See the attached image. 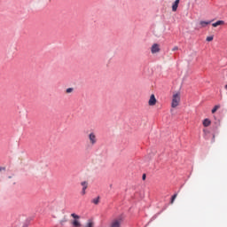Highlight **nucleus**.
<instances>
[{"instance_id":"nucleus-10","label":"nucleus","mask_w":227,"mask_h":227,"mask_svg":"<svg viewBox=\"0 0 227 227\" xmlns=\"http://www.w3.org/2000/svg\"><path fill=\"white\" fill-rule=\"evenodd\" d=\"M212 21H200V27H207V26H208V24H211Z\"/></svg>"},{"instance_id":"nucleus-6","label":"nucleus","mask_w":227,"mask_h":227,"mask_svg":"<svg viewBox=\"0 0 227 227\" xmlns=\"http://www.w3.org/2000/svg\"><path fill=\"white\" fill-rule=\"evenodd\" d=\"M81 185L82 187L81 194L82 196H84L86 194V190L88 189V182L83 181L81 183Z\"/></svg>"},{"instance_id":"nucleus-3","label":"nucleus","mask_w":227,"mask_h":227,"mask_svg":"<svg viewBox=\"0 0 227 227\" xmlns=\"http://www.w3.org/2000/svg\"><path fill=\"white\" fill-rule=\"evenodd\" d=\"M89 141L92 146L97 145V135L94 132L89 134Z\"/></svg>"},{"instance_id":"nucleus-8","label":"nucleus","mask_w":227,"mask_h":227,"mask_svg":"<svg viewBox=\"0 0 227 227\" xmlns=\"http://www.w3.org/2000/svg\"><path fill=\"white\" fill-rule=\"evenodd\" d=\"M178 4H180V0H176L172 4V12H176V10H178Z\"/></svg>"},{"instance_id":"nucleus-20","label":"nucleus","mask_w":227,"mask_h":227,"mask_svg":"<svg viewBox=\"0 0 227 227\" xmlns=\"http://www.w3.org/2000/svg\"><path fill=\"white\" fill-rule=\"evenodd\" d=\"M142 178H143V180H146V175L144 174Z\"/></svg>"},{"instance_id":"nucleus-11","label":"nucleus","mask_w":227,"mask_h":227,"mask_svg":"<svg viewBox=\"0 0 227 227\" xmlns=\"http://www.w3.org/2000/svg\"><path fill=\"white\" fill-rule=\"evenodd\" d=\"M211 123H212V121H210L208 119H205V120L203 121V125H204L205 127H210Z\"/></svg>"},{"instance_id":"nucleus-9","label":"nucleus","mask_w":227,"mask_h":227,"mask_svg":"<svg viewBox=\"0 0 227 227\" xmlns=\"http://www.w3.org/2000/svg\"><path fill=\"white\" fill-rule=\"evenodd\" d=\"M223 24H224V21L218 20V21L213 23L212 26H213V27H217L218 26H223Z\"/></svg>"},{"instance_id":"nucleus-12","label":"nucleus","mask_w":227,"mask_h":227,"mask_svg":"<svg viewBox=\"0 0 227 227\" xmlns=\"http://www.w3.org/2000/svg\"><path fill=\"white\" fill-rule=\"evenodd\" d=\"M218 109H221V106H219V105L215 106V107L211 111L212 114L216 113Z\"/></svg>"},{"instance_id":"nucleus-5","label":"nucleus","mask_w":227,"mask_h":227,"mask_svg":"<svg viewBox=\"0 0 227 227\" xmlns=\"http://www.w3.org/2000/svg\"><path fill=\"white\" fill-rule=\"evenodd\" d=\"M122 220L121 218L115 219L111 223L110 227H121Z\"/></svg>"},{"instance_id":"nucleus-21","label":"nucleus","mask_w":227,"mask_h":227,"mask_svg":"<svg viewBox=\"0 0 227 227\" xmlns=\"http://www.w3.org/2000/svg\"><path fill=\"white\" fill-rule=\"evenodd\" d=\"M224 89L227 90V84L224 86Z\"/></svg>"},{"instance_id":"nucleus-4","label":"nucleus","mask_w":227,"mask_h":227,"mask_svg":"<svg viewBox=\"0 0 227 227\" xmlns=\"http://www.w3.org/2000/svg\"><path fill=\"white\" fill-rule=\"evenodd\" d=\"M152 54H157V52H160V45L158 43H153L151 47Z\"/></svg>"},{"instance_id":"nucleus-1","label":"nucleus","mask_w":227,"mask_h":227,"mask_svg":"<svg viewBox=\"0 0 227 227\" xmlns=\"http://www.w3.org/2000/svg\"><path fill=\"white\" fill-rule=\"evenodd\" d=\"M71 217H73L74 220L71 221L72 227H82V224L81 223V216L79 215H76L75 213L71 214Z\"/></svg>"},{"instance_id":"nucleus-17","label":"nucleus","mask_w":227,"mask_h":227,"mask_svg":"<svg viewBox=\"0 0 227 227\" xmlns=\"http://www.w3.org/2000/svg\"><path fill=\"white\" fill-rule=\"evenodd\" d=\"M206 40L207 42H212V40H214V36L213 35L207 36Z\"/></svg>"},{"instance_id":"nucleus-15","label":"nucleus","mask_w":227,"mask_h":227,"mask_svg":"<svg viewBox=\"0 0 227 227\" xmlns=\"http://www.w3.org/2000/svg\"><path fill=\"white\" fill-rule=\"evenodd\" d=\"M176 196H178V194H176V193L172 196V199L170 201L171 205H173V203H175V200H176Z\"/></svg>"},{"instance_id":"nucleus-7","label":"nucleus","mask_w":227,"mask_h":227,"mask_svg":"<svg viewBox=\"0 0 227 227\" xmlns=\"http://www.w3.org/2000/svg\"><path fill=\"white\" fill-rule=\"evenodd\" d=\"M148 104L149 106H155V104H157V98H155V95H151Z\"/></svg>"},{"instance_id":"nucleus-2","label":"nucleus","mask_w":227,"mask_h":227,"mask_svg":"<svg viewBox=\"0 0 227 227\" xmlns=\"http://www.w3.org/2000/svg\"><path fill=\"white\" fill-rule=\"evenodd\" d=\"M178 106H180V93H175L172 96L171 107L175 109L176 107H178Z\"/></svg>"},{"instance_id":"nucleus-19","label":"nucleus","mask_w":227,"mask_h":227,"mask_svg":"<svg viewBox=\"0 0 227 227\" xmlns=\"http://www.w3.org/2000/svg\"><path fill=\"white\" fill-rule=\"evenodd\" d=\"M173 51H178V46H175L173 49H172Z\"/></svg>"},{"instance_id":"nucleus-16","label":"nucleus","mask_w":227,"mask_h":227,"mask_svg":"<svg viewBox=\"0 0 227 227\" xmlns=\"http://www.w3.org/2000/svg\"><path fill=\"white\" fill-rule=\"evenodd\" d=\"M68 222V219H67L66 217L65 218H63L62 220H60V224H61V226H63L64 224H65V223H67Z\"/></svg>"},{"instance_id":"nucleus-18","label":"nucleus","mask_w":227,"mask_h":227,"mask_svg":"<svg viewBox=\"0 0 227 227\" xmlns=\"http://www.w3.org/2000/svg\"><path fill=\"white\" fill-rule=\"evenodd\" d=\"M74 91V88H68L66 90V93H72Z\"/></svg>"},{"instance_id":"nucleus-14","label":"nucleus","mask_w":227,"mask_h":227,"mask_svg":"<svg viewBox=\"0 0 227 227\" xmlns=\"http://www.w3.org/2000/svg\"><path fill=\"white\" fill-rule=\"evenodd\" d=\"M84 227H95V224L93 223V222L89 221Z\"/></svg>"},{"instance_id":"nucleus-13","label":"nucleus","mask_w":227,"mask_h":227,"mask_svg":"<svg viewBox=\"0 0 227 227\" xmlns=\"http://www.w3.org/2000/svg\"><path fill=\"white\" fill-rule=\"evenodd\" d=\"M92 203H94V205H98V203H100V197H97L96 199H93Z\"/></svg>"}]
</instances>
